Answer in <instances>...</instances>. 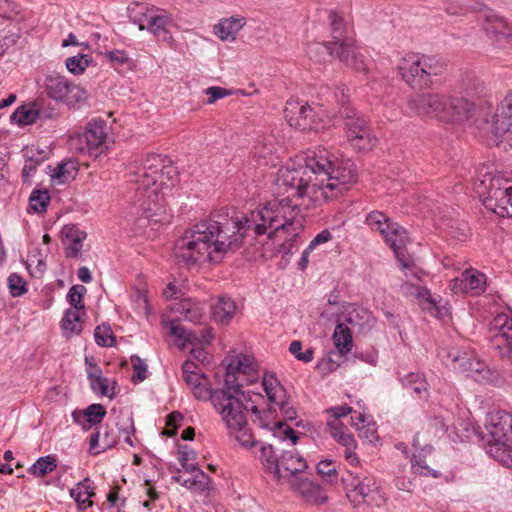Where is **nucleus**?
Masks as SVG:
<instances>
[{"instance_id":"nucleus-1","label":"nucleus","mask_w":512,"mask_h":512,"mask_svg":"<svg viewBox=\"0 0 512 512\" xmlns=\"http://www.w3.org/2000/svg\"><path fill=\"white\" fill-rule=\"evenodd\" d=\"M357 180L355 164L338 158L324 147L310 150L305 164L283 166L276 176L278 196L249 215L202 220L184 231L175 242L176 260L191 267L203 261L219 263L234 252L246 233L256 236L285 233L290 238L281 244L283 255L293 253L298 231L302 227L301 208L310 209L334 199Z\"/></svg>"},{"instance_id":"nucleus-2","label":"nucleus","mask_w":512,"mask_h":512,"mask_svg":"<svg viewBox=\"0 0 512 512\" xmlns=\"http://www.w3.org/2000/svg\"><path fill=\"white\" fill-rule=\"evenodd\" d=\"M178 171L173 163L160 155H148L140 171L135 225L142 229L149 225L169 222L165 193L177 182Z\"/></svg>"},{"instance_id":"nucleus-3","label":"nucleus","mask_w":512,"mask_h":512,"mask_svg":"<svg viewBox=\"0 0 512 512\" xmlns=\"http://www.w3.org/2000/svg\"><path fill=\"white\" fill-rule=\"evenodd\" d=\"M240 394H243L241 389L223 386L215 390L210 401L220 415L229 435L234 436L242 447L251 448L255 445V440L247 425V408L239 399Z\"/></svg>"},{"instance_id":"nucleus-4","label":"nucleus","mask_w":512,"mask_h":512,"mask_svg":"<svg viewBox=\"0 0 512 512\" xmlns=\"http://www.w3.org/2000/svg\"><path fill=\"white\" fill-rule=\"evenodd\" d=\"M483 205L501 217H512V179L501 173L485 174L476 184Z\"/></svg>"},{"instance_id":"nucleus-5","label":"nucleus","mask_w":512,"mask_h":512,"mask_svg":"<svg viewBox=\"0 0 512 512\" xmlns=\"http://www.w3.org/2000/svg\"><path fill=\"white\" fill-rule=\"evenodd\" d=\"M403 81L412 89L422 90L432 86L433 77L445 71V64L433 56L406 55L399 65Z\"/></svg>"},{"instance_id":"nucleus-6","label":"nucleus","mask_w":512,"mask_h":512,"mask_svg":"<svg viewBox=\"0 0 512 512\" xmlns=\"http://www.w3.org/2000/svg\"><path fill=\"white\" fill-rule=\"evenodd\" d=\"M485 427L494 440L489 453L498 462L508 466L512 462V414L501 410L490 412Z\"/></svg>"},{"instance_id":"nucleus-7","label":"nucleus","mask_w":512,"mask_h":512,"mask_svg":"<svg viewBox=\"0 0 512 512\" xmlns=\"http://www.w3.org/2000/svg\"><path fill=\"white\" fill-rule=\"evenodd\" d=\"M262 385L269 400V407L267 412H265V419L257 406L253 405L250 409L252 414L256 416L259 424L262 427H268L269 423L266 419L269 418L272 413L276 412L277 409L280 410L286 420H295L297 418L296 408L293 406L291 398L287 396L286 389L281 385L276 376L271 373H266L263 376Z\"/></svg>"},{"instance_id":"nucleus-8","label":"nucleus","mask_w":512,"mask_h":512,"mask_svg":"<svg viewBox=\"0 0 512 512\" xmlns=\"http://www.w3.org/2000/svg\"><path fill=\"white\" fill-rule=\"evenodd\" d=\"M438 357L446 366L464 373L476 381L493 380L492 371L472 351L457 346L443 347L438 350Z\"/></svg>"},{"instance_id":"nucleus-9","label":"nucleus","mask_w":512,"mask_h":512,"mask_svg":"<svg viewBox=\"0 0 512 512\" xmlns=\"http://www.w3.org/2000/svg\"><path fill=\"white\" fill-rule=\"evenodd\" d=\"M280 469L283 474L281 478H291V485L300 492L308 501L318 504L324 503L327 497L323 494L321 488L310 481L308 478H297L298 473L303 472L306 467V461L294 451H285L279 457Z\"/></svg>"},{"instance_id":"nucleus-10","label":"nucleus","mask_w":512,"mask_h":512,"mask_svg":"<svg viewBox=\"0 0 512 512\" xmlns=\"http://www.w3.org/2000/svg\"><path fill=\"white\" fill-rule=\"evenodd\" d=\"M130 19L139 26L140 30L147 29L154 34L158 41L172 43L171 27L174 23L168 13L148 8L145 4L135 3L130 9Z\"/></svg>"},{"instance_id":"nucleus-11","label":"nucleus","mask_w":512,"mask_h":512,"mask_svg":"<svg viewBox=\"0 0 512 512\" xmlns=\"http://www.w3.org/2000/svg\"><path fill=\"white\" fill-rule=\"evenodd\" d=\"M339 116L344 122L347 141L355 151H370L376 145L377 139L373 136L366 117L352 107L339 110Z\"/></svg>"},{"instance_id":"nucleus-12","label":"nucleus","mask_w":512,"mask_h":512,"mask_svg":"<svg viewBox=\"0 0 512 512\" xmlns=\"http://www.w3.org/2000/svg\"><path fill=\"white\" fill-rule=\"evenodd\" d=\"M366 224L372 231L379 232L385 242L392 248L403 268L408 267L404 260L406 233L398 224L392 222L383 212L372 211L366 216Z\"/></svg>"},{"instance_id":"nucleus-13","label":"nucleus","mask_w":512,"mask_h":512,"mask_svg":"<svg viewBox=\"0 0 512 512\" xmlns=\"http://www.w3.org/2000/svg\"><path fill=\"white\" fill-rule=\"evenodd\" d=\"M347 497L354 506L363 503L371 504L374 496L378 493L379 487L372 475L366 470L346 472L341 477Z\"/></svg>"},{"instance_id":"nucleus-14","label":"nucleus","mask_w":512,"mask_h":512,"mask_svg":"<svg viewBox=\"0 0 512 512\" xmlns=\"http://www.w3.org/2000/svg\"><path fill=\"white\" fill-rule=\"evenodd\" d=\"M481 129L484 133H490L493 136V142L496 145L506 134H512V94L501 101L494 114L484 119Z\"/></svg>"},{"instance_id":"nucleus-15","label":"nucleus","mask_w":512,"mask_h":512,"mask_svg":"<svg viewBox=\"0 0 512 512\" xmlns=\"http://www.w3.org/2000/svg\"><path fill=\"white\" fill-rule=\"evenodd\" d=\"M45 89L50 98L68 105L77 103L86 97V92L81 87L56 73L46 76Z\"/></svg>"},{"instance_id":"nucleus-16","label":"nucleus","mask_w":512,"mask_h":512,"mask_svg":"<svg viewBox=\"0 0 512 512\" xmlns=\"http://www.w3.org/2000/svg\"><path fill=\"white\" fill-rule=\"evenodd\" d=\"M445 101H447L446 94L427 92L412 95L407 104L419 116H428L442 121Z\"/></svg>"},{"instance_id":"nucleus-17","label":"nucleus","mask_w":512,"mask_h":512,"mask_svg":"<svg viewBox=\"0 0 512 512\" xmlns=\"http://www.w3.org/2000/svg\"><path fill=\"white\" fill-rule=\"evenodd\" d=\"M491 342L501 358H508L512 364V319L498 315L491 322Z\"/></svg>"},{"instance_id":"nucleus-18","label":"nucleus","mask_w":512,"mask_h":512,"mask_svg":"<svg viewBox=\"0 0 512 512\" xmlns=\"http://www.w3.org/2000/svg\"><path fill=\"white\" fill-rule=\"evenodd\" d=\"M284 117L291 127L300 131H318L320 125L315 120V113L307 103L288 101L284 109Z\"/></svg>"},{"instance_id":"nucleus-19","label":"nucleus","mask_w":512,"mask_h":512,"mask_svg":"<svg viewBox=\"0 0 512 512\" xmlns=\"http://www.w3.org/2000/svg\"><path fill=\"white\" fill-rule=\"evenodd\" d=\"M328 19L330 21L332 41L324 42L323 45L331 56L338 59H345L344 50L353 41L346 35V26L343 16L337 11H330Z\"/></svg>"},{"instance_id":"nucleus-20","label":"nucleus","mask_w":512,"mask_h":512,"mask_svg":"<svg viewBox=\"0 0 512 512\" xmlns=\"http://www.w3.org/2000/svg\"><path fill=\"white\" fill-rule=\"evenodd\" d=\"M171 335L175 337L176 343L180 349H185L188 345H209L214 338L211 327H202L198 330H187L176 322L169 323Z\"/></svg>"},{"instance_id":"nucleus-21","label":"nucleus","mask_w":512,"mask_h":512,"mask_svg":"<svg viewBox=\"0 0 512 512\" xmlns=\"http://www.w3.org/2000/svg\"><path fill=\"white\" fill-rule=\"evenodd\" d=\"M446 100L442 122L461 123L473 116L475 105L467 98L446 94Z\"/></svg>"},{"instance_id":"nucleus-22","label":"nucleus","mask_w":512,"mask_h":512,"mask_svg":"<svg viewBox=\"0 0 512 512\" xmlns=\"http://www.w3.org/2000/svg\"><path fill=\"white\" fill-rule=\"evenodd\" d=\"M108 137V127L103 120H94L88 123L83 135L79 136V140H85L87 152L97 157L107 148L106 139Z\"/></svg>"},{"instance_id":"nucleus-23","label":"nucleus","mask_w":512,"mask_h":512,"mask_svg":"<svg viewBox=\"0 0 512 512\" xmlns=\"http://www.w3.org/2000/svg\"><path fill=\"white\" fill-rule=\"evenodd\" d=\"M254 370V359L251 356L239 354L228 360L224 385L227 388H242L237 375H249Z\"/></svg>"},{"instance_id":"nucleus-24","label":"nucleus","mask_w":512,"mask_h":512,"mask_svg":"<svg viewBox=\"0 0 512 512\" xmlns=\"http://www.w3.org/2000/svg\"><path fill=\"white\" fill-rule=\"evenodd\" d=\"M414 453L411 460L412 468L415 473L422 476H431L438 478L440 472L432 468L427 463V456L431 455L433 447L428 444H423L420 441V434H416L413 440Z\"/></svg>"},{"instance_id":"nucleus-25","label":"nucleus","mask_w":512,"mask_h":512,"mask_svg":"<svg viewBox=\"0 0 512 512\" xmlns=\"http://www.w3.org/2000/svg\"><path fill=\"white\" fill-rule=\"evenodd\" d=\"M483 29L490 37L495 38L500 46H506V42L512 36V30L503 17L492 11L484 15Z\"/></svg>"},{"instance_id":"nucleus-26","label":"nucleus","mask_w":512,"mask_h":512,"mask_svg":"<svg viewBox=\"0 0 512 512\" xmlns=\"http://www.w3.org/2000/svg\"><path fill=\"white\" fill-rule=\"evenodd\" d=\"M63 244L65 245V254L68 258H77L82 250L83 241L87 234L80 230L75 224L65 225L61 230Z\"/></svg>"},{"instance_id":"nucleus-27","label":"nucleus","mask_w":512,"mask_h":512,"mask_svg":"<svg viewBox=\"0 0 512 512\" xmlns=\"http://www.w3.org/2000/svg\"><path fill=\"white\" fill-rule=\"evenodd\" d=\"M344 322L348 324L353 332L368 334L374 328L376 319L369 310L356 307L348 312Z\"/></svg>"},{"instance_id":"nucleus-28","label":"nucleus","mask_w":512,"mask_h":512,"mask_svg":"<svg viewBox=\"0 0 512 512\" xmlns=\"http://www.w3.org/2000/svg\"><path fill=\"white\" fill-rule=\"evenodd\" d=\"M184 380L192 388V392L198 400L208 401L214 395L216 389H212L211 383L202 371L184 376Z\"/></svg>"},{"instance_id":"nucleus-29","label":"nucleus","mask_w":512,"mask_h":512,"mask_svg":"<svg viewBox=\"0 0 512 512\" xmlns=\"http://www.w3.org/2000/svg\"><path fill=\"white\" fill-rule=\"evenodd\" d=\"M460 288L465 293L479 295L486 287V276L478 270L467 269L460 278Z\"/></svg>"},{"instance_id":"nucleus-30","label":"nucleus","mask_w":512,"mask_h":512,"mask_svg":"<svg viewBox=\"0 0 512 512\" xmlns=\"http://www.w3.org/2000/svg\"><path fill=\"white\" fill-rule=\"evenodd\" d=\"M245 24L246 19L242 16L223 18L215 26V34L223 41L235 40L237 33Z\"/></svg>"},{"instance_id":"nucleus-31","label":"nucleus","mask_w":512,"mask_h":512,"mask_svg":"<svg viewBox=\"0 0 512 512\" xmlns=\"http://www.w3.org/2000/svg\"><path fill=\"white\" fill-rule=\"evenodd\" d=\"M173 481L186 487L194 493H204L211 489L212 481L211 478L203 471L197 472L189 478H183L181 475H173Z\"/></svg>"},{"instance_id":"nucleus-32","label":"nucleus","mask_w":512,"mask_h":512,"mask_svg":"<svg viewBox=\"0 0 512 512\" xmlns=\"http://www.w3.org/2000/svg\"><path fill=\"white\" fill-rule=\"evenodd\" d=\"M236 312L235 302L227 296H219L212 305V317L220 324H228Z\"/></svg>"},{"instance_id":"nucleus-33","label":"nucleus","mask_w":512,"mask_h":512,"mask_svg":"<svg viewBox=\"0 0 512 512\" xmlns=\"http://www.w3.org/2000/svg\"><path fill=\"white\" fill-rule=\"evenodd\" d=\"M353 331L350 329L347 323H338L333 333V341L336 349L340 355L344 356L349 353L353 346L352 339Z\"/></svg>"},{"instance_id":"nucleus-34","label":"nucleus","mask_w":512,"mask_h":512,"mask_svg":"<svg viewBox=\"0 0 512 512\" xmlns=\"http://www.w3.org/2000/svg\"><path fill=\"white\" fill-rule=\"evenodd\" d=\"M403 386L410 390L415 397L426 400L429 395L428 383L424 377L418 373H409L401 378Z\"/></svg>"},{"instance_id":"nucleus-35","label":"nucleus","mask_w":512,"mask_h":512,"mask_svg":"<svg viewBox=\"0 0 512 512\" xmlns=\"http://www.w3.org/2000/svg\"><path fill=\"white\" fill-rule=\"evenodd\" d=\"M87 378L95 393L109 398L114 396L113 388H109L108 378L102 376V370L97 365H94L93 370L87 371Z\"/></svg>"},{"instance_id":"nucleus-36","label":"nucleus","mask_w":512,"mask_h":512,"mask_svg":"<svg viewBox=\"0 0 512 512\" xmlns=\"http://www.w3.org/2000/svg\"><path fill=\"white\" fill-rule=\"evenodd\" d=\"M178 312L184 317L185 320L190 321L192 323H201L202 319L205 316L206 308L205 305L193 301L191 299H186L181 302Z\"/></svg>"},{"instance_id":"nucleus-37","label":"nucleus","mask_w":512,"mask_h":512,"mask_svg":"<svg viewBox=\"0 0 512 512\" xmlns=\"http://www.w3.org/2000/svg\"><path fill=\"white\" fill-rule=\"evenodd\" d=\"M70 495L80 508L90 507L92 505L91 497L95 495L90 479L85 478L79 482L75 488L71 489Z\"/></svg>"},{"instance_id":"nucleus-38","label":"nucleus","mask_w":512,"mask_h":512,"mask_svg":"<svg viewBox=\"0 0 512 512\" xmlns=\"http://www.w3.org/2000/svg\"><path fill=\"white\" fill-rule=\"evenodd\" d=\"M115 427L118 431V438L130 447H134L132 436L135 433L134 421L130 414H120L117 416L115 421Z\"/></svg>"},{"instance_id":"nucleus-39","label":"nucleus","mask_w":512,"mask_h":512,"mask_svg":"<svg viewBox=\"0 0 512 512\" xmlns=\"http://www.w3.org/2000/svg\"><path fill=\"white\" fill-rule=\"evenodd\" d=\"M260 459L262 460L266 471L272 473L276 479H281L283 474L280 469L279 458L276 456L275 449L272 444L262 446Z\"/></svg>"},{"instance_id":"nucleus-40","label":"nucleus","mask_w":512,"mask_h":512,"mask_svg":"<svg viewBox=\"0 0 512 512\" xmlns=\"http://www.w3.org/2000/svg\"><path fill=\"white\" fill-rule=\"evenodd\" d=\"M78 173V165L73 160L65 161L59 164L53 174L52 178L57 184L68 183L71 180L75 179Z\"/></svg>"},{"instance_id":"nucleus-41","label":"nucleus","mask_w":512,"mask_h":512,"mask_svg":"<svg viewBox=\"0 0 512 512\" xmlns=\"http://www.w3.org/2000/svg\"><path fill=\"white\" fill-rule=\"evenodd\" d=\"M62 328L66 332L79 334L82 331L81 313L78 310L68 309L61 322Z\"/></svg>"},{"instance_id":"nucleus-42","label":"nucleus","mask_w":512,"mask_h":512,"mask_svg":"<svg viewBox=\"0 0 512 512\" xmlns=\"http://www.w3.org/2000/svg\"><path fill=\"white\" fill-rule=\"evenodd\" d=\"M348 49L344 50L345 59H339L342 62H345L346 65L352 67L354 70L357 71H365L366 64L365 61L360 55L357 47L354 45V41L351 42V44L347 47Z\"/></svg>"},{"instance_id":"nucleus-43","label":"nucleus","mask_w":512,"mask_h":512,"mask_svg":"<svg viewBox=\"0 0 512 512\" xmlns=\"http://www.w3.org/2000/svg\"><path fill=\"white\" fill-rule=\"evenodd\" d=\"M415 297L419 300L424 310L434 313L436 316L441 314V310L439 308L440 301L432 296L430 291L425 287H421V289L415 294Z\"/></svg>"},{"instance_id":"nucleus-44","label":"nucleus","mask_w":512,"mask_h":512,"mask_svg":"<svg viewBox=\"0 0 512 512\" xmlns=\"http://www.w3.org/2000/svg\"><path fill=\"white\" fill-rule=\"evenodd\" d=\"M86 292V287L80 284L73 285L69 289L66 298L69 304L73 307V310H84L85 305L83 298Z\"/></svg>"},{"instance_id":"nucleus-45","label":"nucleus","mask_w":512,"mask_h":512,"mask_svg":"<svg viewBox=\"0 0 512 512\" xmlns=\"http://www.w3.org/2000/svg\"><path fill=\"white\" fill-rule=\"evenodd\" d=\"M56 460L54 457L48 455L40 457L30 468L32 474L36 476H45L56 468Z\"/></svg>"},{"instance_id":"nucleus-46","label":"nucleus","mask_w":512,"mask_h":512,"mask_svg":"<svg viewBox=\"0 0 512 512\" xmlns=\"http://www.w3.org/2000/svg\"><path fill=\"white\" fill-rule=\"evenodd\" d=\"M82 416L91 425H97L102 422L106 415V409L101 404H91L82 412Z\"/></svg>"},{"instance_id":"nucleus-47","label":"nucleus","mask_w":512,"mask_h":512,"mask_svg":"<svg viewBox=\"0 0 512 512\" xmlns=\"http://www.w3.org/2000/svg\"><path fill=\"white\" fill-rule=\"evenodd\" d=\"M91 57L79 54L66 59V68L73 74H81L88 67Z\"/></svg>"},{"instance_id":"nucleus-48","label":"nucleus","mask_w":512,"mask_h":512,"mask_svg":"<svg viewBox=\"0 0 512 512\" xmlns=\"http://www.w3.org/2000/svg\"><path fill=\"white\" fill-rule=\"evenodd\" d=\"M50 196L47 191L35 190L29 197L30 207L37 213L46 211Z\"/></svg>"},{"instance_id":"nucleus-49","label":"nucleus","mask_w":512,"mask_h":512,"mask_svg":"<svg viewBox=\"0 0 512 512\" xmlns=\"http://www.w3.org/2000/svg\"><path fill=\"white\" fill-rule=\"evenodd\" d=\"M94 338L98 345L103 347H111L114 345L115 338L110 326H97L94 331Z\"/></svg>"},{"instance_id":"nucleus-50","label":"nucleus","mask_w":512,"mask_h":512,"mask_svg":"<svg viewBox=\"0 0 512 512\" xmlns=\"http://www.w3.org/2000/svg\"><path fill=\"white\" fill-rule=\"evenodd\" d=\"M10 119L13 123H17L19 125H28L35 121L36 113L31 109L20 107L12 113Z\"/></svg>"},{"instance_id":"nucleus-51","label":"nucleus","mask_w":512,"mask_h":512,"mask_svg":"<svg viewBox=\"0 0 512 512\" xmlns=\"http://www.w3.org/2000/svg\"><path fill=\"white\" fill-rule=\"evenodd\" d=\"M302 343L298 340L292 341L289 346V352L296 357V359L305 363L311 362L313 359L314 350L309 347L304 352L301 351Z\"/></svg>"},{"instance_id":"nucleus-52","label":"nucleus","mask_w":512,"mask_h":512,"mask_svg":"<svg viewBox=\"0 0 512 512\" xmlns=\"http://www.w3.org/2000/svg\"><path fill=\"white\" fill-rule=\"evenodd\" d=\"M445 227L449 234L458 240H464L467 237V225L464 222H457L452 219L446 220Z\"/></svg>"},{"instance_id":"nucleus-53","label":"nucleus","mask_w":512,"mask_h":512,"mask_svg":"<svg viewBox=\"0 0 512 512\" xmlns=\"http://www.w3.org/2000/svg\"><path fill=\"white\" fill-rule=\"evenodd\" d=\"M8 288L13 297H19L27 291L26 282L16 273H12L8 277Z\"/></svg>"},{"instance_id":"nucleus-54","label":"nucleus","mask_w":512,"mask_h":512,"mask_svg":"<svg viewBox=\"0 0 512 512\" xmlns=\"http://www.w3.org/2000/svg\"><path fill=\"white\" fill-rule=\"evenodd\" d=\"M131 363L135 374L133 375L134 382H142L147 378V365L143 359L139 356L134 355L131 357Z\"/></svg>"},{"instance_id":"nucleus-55","label":"nucleus","mask_w":512,"mask_h":512,"mask_svg":"<svg viewBox=\"0 0 512 512\" xmlns=\"http://www.w3.org/2000/svg\"><path fill=\"white\" fill-rule=\"evenodd\" d=\"M26 162L22 169V178L24 182L30 180V178L35 174L37 168V161H34V151L32 149L27 150L25 152Z\"/></svg>"},{"instance_id":"nucleus-56","label":"nucleus","mask_w":512,"mask_h":512,"mask_svg":"<svg viewBox=\"0 0 512 512\" xmlns=\"http://www.w3.org/2000/svg\"><path fill=\"white\" fill-rule=\"evenodd\" d=\"M273 153V145L272 144H265V145H258L255 147L254 157L256 158V161L260 165H268L269 161L267 157L272 155Z\"/></svg>"},{"instance_id":"nucleus-57","label":"nucleus","mask_w":512,"mask_h":512,"mask_svg":"<svg viewBox=\"0 0 512 512\" xmlns=\"http://www.w3.org/2000/svg\"><path fill=\"white\" fill-rule=\"evenodd\" d=\"M206 94L209 96L207 103L213 104L218 99L231 95V91L222 87L212 86L206 89Z\"/></svg>"},{"instance_id":"nucleus-58","label":"nucleus","mask_w":512,"mask_h":512,"mask_svg":"<svg viewBox=\"0 0 512 512\" xmlns=\"http://www.w3.org/2000/svg\"><path fill=\"white\" fill-rule=\"evenodd\" d=\"M118 439L119 438L115 435L113 428L109 429L107 426L104 433L101 434V449L106 450L113 447L117 443Z\"/></svg>"},{"instance_id":"nucleus-59","label":"nucleus","mask_w":512,"mask_h":512,"mask_svg":"<svg viewBox=\"0 0 512 512\" xmlns=\"http://www.w3.org/2000/svg\"><path fill=\"white\" fill-rule=\"evenodd\" d=\"M317 472L324 477L336 476V468L331 460H322L317 464Z\"/></svg>"},{"instance_id":"nucleus-60","label":"nucleus","mask_w":512,"mask_h":512,"mask_svg":"<svg viewBox=\"0 0 512 512\" xmlns=\"http://www.w3.org/2000/svg\"><path fill=\"white\" fill-rule=\"evenodd\" d=\"M332 239V234L328 229L322 230L309 243L308 250H314L317 246L325 244Z\"/></svg>"},{"instance_id":"nucleus-61","label":"nucleus","mask_w":512,"mask_h":512,"mask_svg":"<svg viewBox=\"0 0 512 512\" xmlns=\"http://www.w3.org/2000/svg\"><path fill=\"white\" fill-rule=\"evenodd\" d=\"M19 39V35L16 33H12L9 35L0 37V56H2L6 51H8L11 47H13Z\"/></svg>"},{"instance_id":"nucleus-62","label":"nucleus","mask_w":512,"mask_h":512,"mask_svg":"<svg viewBox=\"0 0 512 512\" xmlns=\"http://www.w3.org/2000/svg\"><path fill=\"white\" fill-rule=\"evenodd\" d=\"M327 427L331 436L335 439L336 435H341L343 432H347V427L338 419H329L327 421Z\"/></svg>"},{"instance_id":"nucleus-63","label":"nucleus","mask_w":512,"mask_h":512,"mask_svg":"<svg viewBox=\"0 0 512 512\" xmlns=\"http://www.w3.org/2000/svg\"><path fill=\"white\" fill-rule=\"evenodd\" d=\"M196 455V452L187 445L180 446L178 449V460L180 463L194 461Z\"/></svg>"},{"instance_id":"nucleus-64","label":"nucleus","mask_w":512,"mask_h":512,"mask_svg":"<svg viewBox=\"0 0 512 512\" xmlns=\"http://www.w3.org/2000/svg\"><path fill=\"white\" fill-rule=\"evenodd\" d=\"M106 56L112 63L119 65L125 64L128 61L127 54L123 50L109 51L107 52Z\"/></svg>"}]
</instances>
